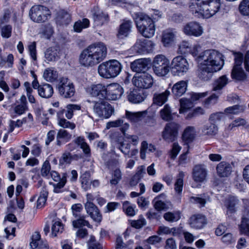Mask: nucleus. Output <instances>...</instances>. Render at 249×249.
I'll return each mask as SVG.
<instances>
[{"label": "nucleus", "instance_id": "16", "mask_svg": "<svg viewBox=\"0 0 249 249\" xmlns=\"http://www.w3.org/2000/svg\"><path fill=\"white\" fill-rule=\"evenodd\" d=\"M94 25L95 26H102L107 24L109 20L108 15L98 7H94L92 11Z\"/></svg>", "mask_w": 249, "mask_h": 249}, {"label": "nucleus", "instance_id": "10", "mask_svg": "<svg viewBox=\"0 0 249 249\" xmlns=\"http://www.w3.org/2000/svg\"><path fill=\"white\" fill-rule=\"evenodd\" d=\"M180 125L175 122L167 123L162 132L163 139L168 142H174L178 134Z\"/></svg>", "mask_w": 249, "mask_h": 249}, {"label": "nucleus", "instance_id": "52", "mask_svg": "<svg viewBox=\"0 0 249 249\" xmlns=\"http://www.w3.org/2000/svg\"><path fill=\"white\" fill-rule=\"evenodd\" d=\"M89 25V21L88 18H83L82 20L76 21L74 25V30L76 32H80L83 29L88 27Z\"/></svg>", "mask_w": 249, "mask_h": 249}, {"label": "nucleus", "instance_id": "47", "mask_svg": "<svg viewBox=\"0 0 249 249\" xmlns=\"http://www.w3.org/2000/svg\"><path fill=\"white\" fill-rule=\"evenodd\" d=\"M228 79L226 76L222 75L217 79L213 84V90L216 91L221 89L228 83Z\"/></svg>", "mask_w": 249, "mask_h": 249}, {"label": "nucleus", "instance_id": "36", "mask_svg": "<svg viewBox=\"0 0 249 249\" xmlns=\"http://www.w3.org/2000/svg\"><path fill=\"white\" fill-rule=\"evenodd\" d=\"M71 21V16L70 13L64 10H60L56 17V22L60 25L69 24Z\"/></svg>", "mask_w": 249, "mask_h": 249}, {"label": "nucleus", "instance_id": "6", "mask_svg": "<svg viewBox=\"0 0 249 249\" xmlns=\"http://www.w3.org/2000/svg\"><path fill=\"white\" fill-rule=\"evenodd\" d=\"M170 61L163 54L156 55L153 60V69L154 73L159 76H164L169 71Z\"/></svg>", "mask_w": 249, "mask_h": 249}, {"label": "nucleus", "instance_id": "63", "mask_svg": "<svg viewBox=\"0 0 249 249\" xmlns=\"http://www.w3.org/2000/svg\"><path fill=\"white\" fill-rule=\"evenodd\" d=\"M58 124L63 128H70L71 130L74 129L76 126L73 123L70 122L64 118L59 119Z\"/></svg>", "mask_w": 249, "mask_h": 249}, {"label": "nucleus", "instance_id": "32", "mask_svg": "<svg viewBox=\"0 0 249 249\" xmlns=\"http://www.w3.org/2000/svg\"><path fill=\"white\" fill-rule=\"evenodd\" d=\"M120 127L121 131L124 134V132L128 129L129 124L127 123H124L123 119H118L116 120L110 121L107 123L106 129H108L111 127Z\"/></svg>", "mask_w": 249, "mask_h": 249}, {"label": "nucleus", "instance_id": "58", "mask_svg": "<svg viewBox=\"0 0 249 249\" xmlns=\"http://www.w3.org/2000/svg\"><path fill=\"white\" fill-rule=\"evenodd\" d=\"M71 210L72 215L74 219L85 215L84 214L82 213L83 207L81 204L78 203L73 205L71 207Z\"/></svg>", "mask_w": 249, "mask_h": 249}, {"label": "nucleus", "instance_id": "31", "mask_svg": "<svg viewBox=\"0 0 249 249\" xmlns=\"http://www.w3.org/2000/svg\"><path fill=\"white\" fill-rule=\"evenodd\" d=\"M79 156L77 154L72 155L69 151H65L62 154L59 160V165L63 166L70 164L73 160H77Z\"/></svg>", "mask_w": 249, "mask_h": 249}, {"label": "nucleus", "instance_id": "26", "mask_svg": "<svg viewBox=\"0 0 249 249\" xmlns=\"http://www.w3.org/2000/svg\"><path fill=\"white\" fill-rule=\"evenodd\" d=\"M147 110L133 112L125 111V118L132 123H137L141 121L147 115Z\"/></svg>", "mask_w": 249, "mask_h": 249}, {"label": "nucleus", "instance_id": "20", "mask_svg": "<svg viewBox=\"0 0 249 249\" xmlns=\"http://www.w3.org/2000/svg\"><path fill=\"white\" fill-rule=\"evenodd\" d=\"M154 46V43L151 40L142 39L137 41L134 47L138 53H144L152 51Z\"/></svg>", "mask_w": 249, "mask_h": 249}, {"label": "nucleus", "instance_id": "30", "mask_svg": "<svg viewBox=\"0 0 249 249\" xmlns=\"http://www.w3.org/2000/svg\"><path fill=\"white\" fill-rule=\"evenodd\" d=\"M72 138V135L68 131L60 129L58 130L56 138V144L60 146L63 143L68 142Z\"/></svg>", "mask_w": 249, "mask_h": 249}, {"label": "nucleus", "instance_id": "23", "mask_svg": "<svg viewBox=\"0 0 249 249\" xmlns=\"http://www.w3.org/2000/svg\"><path fill=\"white\" fill-rule=\"evenodd\" d=\"M189 224L191 228L195 229H202L207 224V220L203 215L194 214L190 217Z\"/></svg>", "mask_w": 249, "mask_h": 249}, {"label": "nucleus", "instance_id": "15", "mask_svg": "<svg viewBox=\"0 0 249 249\" xmlns=\"http://www.w3.org/2000/svg\"><path fill=\"white\" fill-rule=\"evenodd\" d=\"M208 95L207 92L201 93H193L191 96V101L189 99L182 98L180 100L179 113L181 114L186 111L193 107L192 101H196L203 98Z\"/></svg>", "mask_w": 249, "mask_h": 249}, {"label": "nucleus", "instance_id": "35", "mask_svg": "<svg viewBox=\"0 0 249 249\" xmlns=\"http://www.w3.org/2000/svg\"><path fill=\"white\" fill-rule=\"evenodd\" d=\"M53 93V89L50 84L46 83L40 85L38 91V95L42 98H49Z\"/></svg>", "mask_w": 249, "mask_h": 249}, {"label": "nucleus", "instance_id": "24", "mask_svg": "<svg viewBox=\"0 0 249 249\" xmlns=\"http://www.w3.org/2000/svg\"><path fill=\"white\" fill-rule=\"evenodd\" d=\"M149 61L144 58L139 59L131 63L130 67L132 71L138 73L146 72L148 69Z\"/></svg>", "mask_w": 249, "mask_h": 249}, {"label": "nucleus", "instance_id": "29", "mask_svg": "<svg viewBox=\"0 0 249 249\" xmlns=\"http://www.w3.org/2000/svg\"><path fill=\"white\" fill-rule=\"evenodd\" d=\"M187 87V83L185 81H180L175 84L172 87V91L175 97L181 96L185 93Z\"/></svg>", "mask_w": 249, "mask_h": 249}, {"label": "nucleus", "instance_id": "53", "mask_svg": "<svg viewBox=\"0 0 249 249\" xmlns=\"http://www.w3.org/2000/svg\"><path fill=\"white\" fill-rule=\"evenodd\" d=\"M239 11L243 16H249V0H242L239 5Z\"/></svg>", "mask_w": 249, "mask_h": 249}, {"label": "nucleus", "instance_id": "62", "mask_svg": "<svg viewBox=\"0 0 249 249\" xmlns=\"http://www.w3.org/2000/svg\"><path fill=\"white\" fill-rule=\"evenodd\" d=\"M131 226L136 229H140L146 225V220L142 215L140 216L139 219L136 220H130Z\"/></svg>", "mask_w": 249, "mask_h": 249}, {"label": "nucleus", "instance_id": "51", "mask_svg": "<svg viewBox=\"0 0 249 249\" xmlns=\"http://www.w3.org/2000/svg\"><path fill=\"white\" fill-rule=\"evenodd\" d=\"M163 218L166 221L170 222H176L180 218V213L179 211L167 212L164 214Z\"/></svg>", "mask_w": 249, "mask_h": 249}, {"label": "nucleus", "instance_id": "59", "mask_svg": "<svg viewBox=\"0 0 249 249\" xmlns=\"http://www.w3.org/2000/svg\"><path fill=\"white\" fill-rule=\"evenodd\" d=\"M0 28L1 35L3 37L8 38L11 36L12 28L11 25L0 24Z\"/></svg>", "mask_w": 249, "mask_h": 249}, {"label": "nucleus", "instance_id": "43", "mask_svg": "<svg viewBox=\"0 0 249 249\" xmlns=\"http://www.w3.org/2000/svg\"><path fill=\"white\" fill-rule=\"evenodd\" d=\"M43 77L47 81L53 82L57 79L58 73L54 69L48 68L44 71Z\"/></svg>", "mask_w": 249, "mask_h": 249}, {"label": "nucleus", "instance_id": "45", "mask_svg": "<svg viewBox=\"0 0 249 249\" xmlns=\"http://www.w3.org/2000/svg\"><path fill=\"white\" fill-rule=\"evenodd\" d=\"M184 177V173L182 171L179 172L177 176L174 189L175 192L178 194H180L182 191Z\"/></svg>", "mask_w": 249, "mask_h": 249}, {"label": "nucleus", "instance_id": "11", "mask_svg": "<svg viewBox=\"0 0 249 249\" xmlns=\"http://www.w3.org/2000/svg\"><path fill=\"white\" fill-rule=\"evenodd\" d=\"M58 89L60 94L64 98H70L75 93L73 84L67 78L60 79Z\"/></svg>", "mask_w": 249, "mask_h": 249}, {"label": "nucleus", "instance_id": "46", "mask_svg": "<svg viewBox=\"0 0 249 249\" xmlns=\"http://www.w3.org/2000/svg\"><path fill=\"white\" fill-rule=\"evenodd\" d=\"M64 226L62 223L59 220H54L53 221L52 226V235L55 237L57 234L63 232Z\"/></svg>", "mask_w": 249, "mask_h": 249}, {"label": "nucleus", "instance_id": "41", "mask_svg": "<svg viewBox=\"0 0 249 249\" xmlns=\"http://www.w3.org/2000/svg\"><path fill=\"white\" fill-rule=\"evenodd\" d=\"M136 205L132 204L129 201H125L123 203V210L128 216H133L136 213Z\"/></svg>", "mask_w": 249, "mask_h": 249}, {"label": "nucleus", "instance_id": "42", "mask_svg": "<svg viewBox=\"0 0 249 249\" xmlns=\"http://www.w3.org/2000/svg\"><path fill=\"white\" fill-rule=\"evenodd\" d=\"M91 174L89 171H86L80 177L82 187L86 191L89 190L90 187Z\"/></svg>", "mask_w": 249, "mask_h": 249}, {"label": "nucleus", "instance_id": "19", "mask_svg": "<svg viewBox=\"0 0 249 249\" xmlns=\"http://www.w3.org/2000/svg\"><path fill=\"white\" fill-rule=\"evenodd\" d=\"M217 71L206 65L199 63L197 76L201 80L207 81L211 79L213 73Z\"/></svg>", "mask_w": 249, "mask_h": 249}, {"label": "nucleus", "instance_id": "12", "mask_svg": "<svg viewBox=\"0 0 249 249\" xmlns=\"http://www.w3.org/2000/svg\"><path fill=\"white\" fill-rule=\"evenodd\" d=\"M134 85L141 89H147L151 88L153 84L152 76L147 72H143L133 78Z\"/></svg>", "mask_w": 249, "mask_h": 249}, {"label": "nucleus", "instance_id": "55", "mask_svg": "<svg viewBox=\"0 0 249 249\" xmlns=\"http://www.w3.org/2000/svg\"><path fill=\"white\" fill-rule=\"evenodd\" d=\"M191 51L190 44L185 41H182L178 45V53L182 54H185Z\"/></svg>", "mask_w": 249, "mask_h": 249}, {"label": "nucleus", "instance_id": "38", "mask_svg": "<svg viewBox=\"0 0 249 249\" xmlns=\"http://www.w3.org/2000/svg\"><path fill=\"white\" fill-rule=\"evenodd\" d=\"M231 77L233 79L242 81L246 79L247 76L242 68L233 67L231 72Z\"/></svg>", "mask_w": 249, "mask_h": 249}, {"label": "nucleus", "instance_id": "25", "mask_svg": "<svg viewBox=\"0 0 249 249\" xmlns=\"http://www.w3.org/2000/svg\"><path fill=\"white\" fill-rule=\"evenodd\" d=\"M216 173L218 177L225 178L229 177L232 172L231 165L226 161H221L216 166Z\"/></svg>", "mask_w": 249, "mask_h": 249}, {"label": "nucleus", "instance_id": "44", "mask_svg": "<svg viewBox=\"0 0 249 249\" xmlns=\"http://www.w3.org/2000/svg\"><path fill=\"white\" fill-rule=\"evenodd\" d=\"M238 200L234 196H230L226 199L225 205L227 208V213H232L235 211V206L238 203Z\"/></svg>", "mask_w": 249, "mask_h": 249}, {"label": "nucleus", "instance_id": "40", "mask_svg": "<svg viewBox=\"0 0 249 249\" xmlns=\"http://www.w3.org/2000/svg\"><path fill=\"white\" fill-rule=\"evenodd\" d=\"M86 216L83 215L79 218H75L72 221V225L74 228H80L84 226H87L89 228H92V226L89 222L86 220Z\"/></svg>", "mask_w": 249, "mask_h": 249}, {"label": "nucleus", "instance_id": "14", "mask_svg": "<svg viewBox=\"0 0 249 249\" xmlns=\"http://www.w3.org/2000/svg\"><path fill=\"white\" fill-rule=\"evenodd\" d=\"M106 94L105 99L114 101L120 98L124 93L123 88L117 83H112L106 88Z\"/></svg>", "mask_w": 249, "mask_h": 249}, {"label": "nucleus", "instance_id": "18", "mask_svg": "<svg viewBox=\"0 0 249 249\" xmlns=\"http://www.w3.org/2000/svg\"><path fill=\"white\" fill-rule=\"evenodd\" d=\"M184 33L188 36H200L203 32V28L196 22H190L186 24L183 28Z\"/></svg>", "mask_w": 249, "mask_h": 249}, {"label": "nucleus", "instance_id": "50", "mask_svg": "<svg viewBox=\"0 0 249 249\" xmlns=\"http://www.w3.org/2000/svg\"><path fill=\"white\" fill-rule=\"evenodd\" d=\"M80 108L81 107L79 105L69 104L67 106L66 109L63 110V113H65V116L68 119H71L73 115V112L80 110Z\"/></svg>", "mask_w": 249, "mask_h": 249}, {"label": "nucleus", "instance_id": "61", "mask_svg": "<svg viewBox=\"0 0 249 249\" xmlns=\"http://www.w3.org/2000/svg\"><path fill=\"white\" fill-rule=\"evenodd\" d=\"M218 98V95L213 94L204 101L203 105L205 107L208 108L210 106L215 105L217 102Z\"/></svg>", "mask_w": 249, "mask_h": 249}, {"label": "nucleus", "instance_id": "39", "mask_svg": "<svg viewBox=\"0 0 249 249\" xmlns=\"http://www.w3.org/2000/svg\"><path fill=\"white\" fill-rule=\"evenodd\" d=\"M202 132L204 135L212 137L215 135L218 132V127L214 124H207L202 128Z\"/></svg>", "mask_w": 249, "mask_h": 249}, {"label": "nucleus", "instance_id": "28", "mask_svg": "<svg viewBox=\"0 0 249 249\" xmlns=\"http://www.w3.org/2000/svg\"><path fill=\"white\" fill-rule=\"evenodd\" d=\"M170 93V92L168 89L162 92H155L153 97V104L161 106L167 101Z\"/></svg>", "mask_w": 249, "mask_h": 249}, {"label": "nucleus", "instance_id": "33", "mask_svg": "<svg viewBox=\"0 0 249 249\" xmlns=\"http://www.w3.org/2000/svg\"><path fill=\"white\" fill-rule=\"evenodd\" d=\"M132 22L130 20H124L120 25L118 33L117 35L119 38H124L126 37L131 31Z\"/></svg>", "mask_w": 249, "mask_h": 249}, {"label": "nucleus", "instance_id": "5", "mask_svg": "<svg viewBox=\"0 0 249 249\" xmlns=\"http://www.w3.org/2000/svg\"><path fill=\"white\" fill-rule=\"evenodd\" d=\"M122 66L117 60L113 59L102 63L98 68L99 75L106 78L116 77L122 71Z\"/></svg>", "mask_w": 249, "mask_h": 249}, {"label": "nucleus", "instance_id": "1", "mask_svg": "<svg viewBox=\"0 0 249 249\" xmlns=\"http://www.w3.org/2000/svg\"><path fill=\"white\" fill-rule=\"evenodd\" d=\"M107 52V47L103 42L93 43L81 52L79 57V63L85 67H93L105 59Z\"/></svg>", "mask_w": 249, "mask_h": 249}, {"label": "nucleus", "instance_id": "54", "mask_svg": "<svg viewBox=\"0 0 249 249\" xmlns=\"http://www.w3.org/2000/svg\"><path fill=\"white\" fill-rule=\"evenodd\" d=\"M245 108L246 107L244 106L235 105L226 108L225 109V112L226 113L238 114L244 112Z\"/></svg>", "mask_w": 249, "mask_h": 249}, {"label": "nucleus", "instance_id": "57", "mask_svg": "<svg viewBox=\"0 0 249 249\" xmlns=\"http://www.w3.org/2000/svg\"><path fill=\"white\" fill-rule=\"evenodd\" d=\"M160 114L161 118L165 121H169L171 119V111L170 107L168 104L165 105L163 108L160 111Z\"/></svg>", "mask_w": 249, "mask_h": 249}, {"label": "nucleus", "instance_id": "4", "mask_svg": "<svg viewBox=\"0 0 249 249\" xmlns=\"http://www.w3.org/2000/svg\"><path fill=\"white\" fill-rule=\"evenodd\" d=\"M134 19L139 32L144 37L150 38L155 32V25L152 19L147 15L139 12L134 14Z\"/></svg>", "mask_w": 249, "mask_h": 249}, {"label": "nucleus", "instance_id": "37", "mask_svg": "<svg viewBox=\"0 0 249 249\" xmlns=\"http://www.w3.org/2000/svg\"><path fill=\"white\" fill-rule=\"evenodd\" d=\"M59 52L55 47L48 48L45 53V59L48 62L55 61L59 58Z\"/></svg>", "mask_w": 249, "mask_h": 249}, {"label": "nucleus", "instance_id": "34", "mask_svg": "<svg viewBox=\"0 0 249 249\" xmlns=\"http://www.w3.org/2000/svg\"><path fill=\"white\" fill-rule=\"evenodd\" d=\"M196 135V128L193 126H188L185 129L182 135V140L188 143L193 142Z\"/></svg>", "mask_w": 249, "mask_h": 249}, {"label": "nucleus", "instance_id": "49", "mask_svg": "<svg viewBox=\"0 0 249 249\" xmlns=\"http://www.w3.org/2000/svg\"><path fill=\"white\" fill-rule=\"evenodd\" d=\"M112 178L110 180V184L115 186L118 184L122 178V173L119 168H116L112 173Z\"/></svg>", "mask_w": 249, "mask_h": 249}, {"label": "nucleus", "instance_id": "8", "mask_svg": "<svg viewBox=\"0 0 249 249\" xmlns=\"http://www.w3.org/2000/svg\"><path fill=\"white\" fill-rule=\"evenodd\" d=\"M170 68L174 75L182 76L188 71L189 64L182 56H178L173 59Z\"/></svg>", "mask_w": 249, "mask_h": 249}, {"label": "nucleus", "instance_id": "13", "mask_svg": "<svg viewBox=\"0 0 249 249\" xmlns=\"http://www.w3.org/2000/svg\"><path fill=\"white\" fill-rule=\"evenodd\" d=\"M50 175L54 181L57 182V183L55 184L50 183V184H52L53 187V192L55 193H60L62 192V189L64 187L67 181V173H62V177H61L58 172L55 171H52L50 172Z\"/></svg>", "mask_w": 249, "mask_h": 249}, {"label": "nucleus", "instance_id": "21", "mask_svg": "<svg viewBox=\"0 0 249 249\" xmlns=\"http://www.w3.org/2000/svg\"><path fill=\"white\" fill-rule=\"evenodd\" d=\"M207 171L204 165L197 164L193 169V178L196 182H203L206 180Z\"/></svg>", "mask_w": 249, "mask_h": 249}, {"label": "nucleus", "instance_id": "60", "mask_svg": "<svg viewBox=\"0 0 249 249\" xmlns=\"http://www.w3.org/2000/svg\"><path fill=\"white\" fill-rule=\"evenodd\" d=\"M48 195V193L45 190H43L41 192L40 195L37 201L36 207L37 208H40L45 205L47 200Z\"/></svg>", "mask_w": 249, "mask_h": 249}, {"label": "nucleus", "instance_id": "7", "mask_svg": "<svg viewBox=\"0 0 249 249\" xmlns=\"http://www.w3.org/2000/svg\"><path fill=\"white\" fill-rule=\"evenodd\" d=\"M51 15L49 9L44 6L37 5L33 6L29 12L30 18L34 22L42 23L46 21Z\"/></svg>", "mask_w": 249, "mask_h": 249}, {"label": "nucleus", "instance_id": "2", "mask_svg": "<svg viewBox=\"0 0 249 249\" xmlns=\"http://www.w3.org/2000/svg\"><path fill=\"white\" fill-rule=\"evenodd\" d=\"M220 7V0H190L189 3L190 11L198 18H210L218 12Z\"/></svg>", "mask_w": 249, "mask_h": 249}, {"label": "nucleus", "instance_id": "17", "mask_svg": "<svg viewBox=\"0 0 249 249\" xmlns=\"http://www.w3.org/2000/svg\"><path fill=\"white\" fill-rule=\"evenodd\" d=\"M106 88V86L101 84H93L87 88L86 91L92 97L104 99L107 95Z\"/></svg>", "mask_w": 249, "mask_h": 249}, {"label": "nucleus", "instance_id": "48", "mask_svg": "<svg viewBox=\"0 0 249 249\" xmlns=\"http://www.w3.org/2000/svg\"><path fill=\"white\" fill-rule=\"evenodd\" d=\"M175 34L170 30L164 31L162 33V42L164 46H167L171 44L174 39Z\"/></svg>", "mask_w": 249, "mask_h": 249}, {"label": "nucleus", "instance_id": "3", "mask_svg": "<svg viewBox=\"0 0 249 249\" xmlns=\"http://www.w3.org/2000/svg\"><path fill=\"white\" fill-rule=\"evenodd\" d=\"M197 60L199 63L218 71L222 68L224 64L223 54L215 50L205 51L198 55Z\"/></svg>", "mask_w": 249, "mask_h": 249}, {"label": "nucleus", "instance_id": "9", "mask_svg": "<svg viewBox=\"0 0 249 249\" xmlns=\"http://www.w3.org/2000/svg\"><path fill=\"white\" fill-rule=\"evenodd\" d=\"M94 112L100 117L109 118L114 112V108L107 102H96L93 107Z\"/></svg>", "mask_w": 249, "mask_h": 249}, {"label": "nucleus", "instance_id": "64", "mask_svg": "<svg viewBox=\"0 0 249 249\" xmlns=\"http://www.w3.org/2000/svg\"><path fill=\"white\" fill-rule=\"evenodd\" d=\"M241 232L249 236V219L243 218L240 225Z\"/></svg>", "mask_w": 249, "mask_h": 249}, {"label": "nucleus", "instance_id": "56", "mask_svg": "<svg viewBox=\"0 0 249 249\" xmlns=\"http://www.w3.org/2000/svg\"><path fill=\"white\" fill-rule=\"evenodd\" d=\"M88 249H103L102 245L97 242L93 235H90L87 242Z\"/></svg>", "mask_w": 249, "mask_h": 249}, {"label": "nucleus", "instance_id": "27", "mask_svg": "<svg viewBox=\"0 0 249 249\" xmlns=\"http://www.w3.org/2000/svg\"><path fill=\"white\" fill-rule=\"evenodd\" d=\"M147 97V94L143 92H139L136 90L130 91L127 95L128 100L134 104H138L143 102Z\"/></svg>", "mask_w": 249, "mask_h": 249}, {"label": "nucleus", "instance_id": "22", "mask_svg": "<svg viewBox=\"0 0 249 249\" xmlns=\"http://www.w3.org/2000/svg\"><path fill=\"white\" fill-rule=\"evenodd\" d=\"M85 208L87 213L95 222L100 223L102 220V215L97 207L93 203H86Z\"/></svg>", "mask_w": 249, "mask_h": 249}]
</instances>
